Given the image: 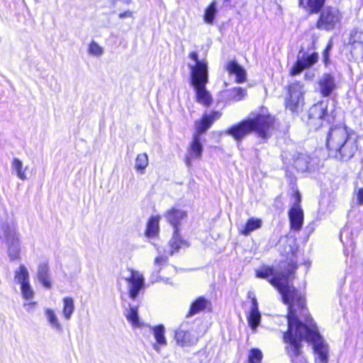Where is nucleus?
<instances>
[{"label":"nucleus","mask_w":363,"mask_h":363,"mask_svg":"<svg viewBox=\"0 0 363 363\" xmlns=\"http://www.w3.org/2000/svg\"><path fill=\"white\" fill-rule=\"evenodd\" d=\"M36 279L44 288L49 289L52 287V279L47 263L43 262L39 264L36 272Z\"/></svg>","instance_id":"obj_18"},{"label":"nucleus","mask_w":363,"mask_h":363,"mask_svg":"<svg viewBox=\"0 0 363 363\" xmlns=\"http://www.w3.org/2000/svg\"><path fill=\"white\" fill-rule=\"evenodd\" d=\"M37 302L33 301L32 300L26 301L23 303V307L28 313H32L35 309Z\"/></svg>","instance_id":"obj_38"},{"label":"nucleus","mask_w":363,"mask_h":363,"mask_svg":"<svg viewBox=\"0 0 363 363\" xmlns=\"http://www.w3.org/2000/svg\"><path fill=\"white\" fill-rule=\"evenodd\" d=\"M216 4V1H213L206 9V23H211L213 21L215 15L217 12Z\"/></svg>","instance_id":"obj_35"},{"label":"nucleus","mask_w":363,"mask_h":363,"mask_svg":"<svg viewBox=\"0 0 363 363\" xmlns=\"http://www.w3.org/2000/svg\"><path fill=\"white\" fill-rule=\"evenodd\" d=\"M11 167L12 173L16 175L19 179L25 181L28 179L27 170L28 166H24L23 162L17 158L12 159L11 162Z\"/></svg>","instance_id":"obj_21"},{"label":"nucleus","mask_w":363,"mask_h":363,"mask_svg":"<svg viewBox=\"0 0 363 363\" xmlns=\"http://www.w3.org/2000/svg\"><path fill=\"white\" fill-rule=\"evenodd\" d=\"M21 293L23 298L26 301L32 300L35 296V291L30 283L20 286Z\"/></svg>","instance_id":"obj_33"},{"label":"nucleus","mask_w":363,"mask_h":363,"mask_svg":"<svg viewBox=\"0 0 363 363\" xmlns=\"http://www.w3.org/2000/svg\"><path fill=\"white\" fill-rule=\"evenodd\" d=\"M164 218L174 230H181L182 225L187 220V213L182 209L172 207L166 211Z\"/></svg>","instance_id":"obj_12"},{"label":"nucleus","mask_w":363,"mask_h":363,"mask_svg":"<svg viewBox=\"0 0 363 363\" xmlns=\"http://www.w3.org/2000/svg\"><path fill=\"white\" fill-rule=\"evenodd\" d=\"M332 45H333L332 42L330 41L323 52V60H324L325 64H328V62L329 61V54L332 49Z\"/></svg>","instance_id":"obj_40"},{"label":"nucleus","mask_w":363,"mask_h":363,"mask_svg":"<svg viewBox=\"0 0 363 363\" xmlns=\"http://www.w3.org/2000/svg\"><path fill=\"white\" fill-rule=\"evenodd\" d=\"M173 252H174L172 250V251L170 252V253H169V254H170V255H172V254H173Z\"/></svg>","instance_id":"obj_46"},{"label":"nucleus","mask_w":363,"mask_h":363,"mask_svg":"<svg viewBox=\"0 0 363 363\" xmlns=\"http://www.w3.org/2000/svg\"><path fill=\"white\" fill-rule=\"evenodd\" d=\"M295 166H296V167L297 169H300L301 171H304V170H306L308 168L307 162L302 157H298L295 161Z\"/></svg>","instance_id":"obj_39"},{"label":"nucleus","mask_w":363,"mask_h":363,"mask_svg":"<svg viewBox=\"0 0 363 363\" xmlns=\"http://www.w3.org/2000/svg\"><path fill=\"white\" fill-rule=\"evenodd\" d=\"M318 84V91L323 97L330 96L335 88V79L328 74H324L319 79Z\"/></svg>","instance_id":"obj_16"},{"label":"nucleus","mask_w":363,"mask_h":363,"mask_svg":"<svg viewBox=\"0 0 363 363\" xmlns=\"http://www.w3.org/2000/svg\"><path fill=\"white\" fill-rule=\"evenodd\" d=\"M249 298H252V306L247 317V323L253 332H256L257 328L260 323L261 313L258 309V303L256 298L255 296L251 297V295H249Z\"/></svg>","instance_id":"obj_15"},{"label":"nucleus","mask_w":363,"mask_h":363,"mask_svg":"<svg viewBox=\"0 0 363 363\" xmlns=\"http://www.w3.org/2000/svg\"><path fill=\"white\" fill-rule=\"evenodd\" d=\"M204 133V116H202L199 121L195 123V132L193 136V141L191 145V156L201 157Z\"/></svg>","instance_id":"obj_10"},{"label":"nucleus","mask_w":363,"mask_h":363,"mask_svg":"<svg viewBox=\"0 0 363 363\" xmlns=\"http://www.w3.org/2000/svg\"><path fill=\"white\" fill-rule=\"evenodd\" d=\"M123 279L127 284L129 297L132 299L136 298L140 291L145 288L144 276L137 270L128 269L127 274Z\"/></svg>","instance_id":"obj_9"},{"label":"nucleus","mask_w":363,"mask_h":363,"mask_svg":"<svg viewBox=\"0 0 363 363\" xmlns=\"http://www.w3.org/2000/svg\"><path fill=\"white\" fill-rule=\"evenodd\" d=\"M204 309V297L200 296L194 301L189 308L186 317L193 316Z\"/></svg>","instance_id":"obj_31"},{"label":"nucleus","mask_w":363,"mask_h":363,"mask_svg":"<svg viewBox=\"0 0 363 363\" xmlns=\"http://www.w3.org/2000/svg\"><path fill=\"white\" fill-rule=\"evenodd\" d=\"M262 359V352L259 349H252L248 354L249 363H260Z\"/></svg>","instance_id":"obj_36"},{"label":"nucleus","mask_w":363,"mask_h":363,"mask_svg":"<svg viewBox=\"0 0 363 363\" xmlns=\"http://www.w3.org/2000/svg\"><path fill=\"white\" fill-rule=\"evenodd\" d=\"M14 281L20 286L30 283V274L25 265L21 264L15 270Z\"/></svg>","instance_id":"obj_22"},{"label":"nucleus","mask_w":363,"mask_h":363,"mask_svg":"<svg viewBox=\"0 0 363 363\" xmlns=\"http://www.w3.org/2000/svg\"><path fill=\"white\" fill-rule=\"evenodd\" d=\"M294 311V305L290 306L287 315L288 330L284 333V341L287 344L286 350L293 363H308L301 352V340H306L313 345L316 354V363H328V346L318 331L315 324L308 316L307 308Z\"/></svg>","instance_id":"obj_1"},{"label":"nucleus","mask_w":363,"mask_h":363,"mask_svg":"<svg viewBox=\"0 0 363 363\" xmlns=\"http://www.w3.org/2000/svg\"><path fill=\"white\" fill-rule=\"evenodd\" d=\"M0 238L6 242L8 255L11 260L19 257L21 250L18 233L14 224L0 220Z\"/></svg>","instance_id":"obj_7"},{"label":"nucleus","mask_w":363,"mask_h":363,"mask_svg":"<svg viewBox=\"0 0 363 363\" xmlns=\"http://www.w3.org/2000/svg\"><path fill=\"white\" fill-rule=\"evenodd\" d=\"M325 116V109L322 104H315L310 109L309 117L311 122L313 120H323Z\"/></svg>","instance_id":"obj_32"},{"label":"nucleus","mask_w":363,"mask_h":363,"mask_svg":"<svg viewBox=\"0 0 363 363\" xmlns=\"http://www.w3.org/2000/svg\"><path fill=\"white\" fill-rule=\"evenodd\" d=\"M223 94L228 101H239L246 96L247 92L241 87H236L224 91Z\"/></svg>","instance_id":"obj_23"},{"label":"nucleus","mask_w":363,"mask_h":363,"mask_svg":"<svg viewBox=\"0 0 363 363\" xmlns=\"http://www.w3.org/2000/svg\"><path fill=\"white\" fill-rule=\"evenodd\" d=\"M75 306L74 299L70 296L62 298V313L65 320H69L74 312Z\"/></svg>","instance_id":"obj_24"},{"label":"nucleus","mask_w":363,"mask_h":363,"mask_svg":"<svg viewBox=\"0 0 363 363\" xmlns=\"http://www.w3.org/2000/svg\"><path fill=\"white\" fill-rule=\"evenodd\" d=\"M292 230H300L303 222V211L298 204H294L289 212Z\"/></svg>","instance_id":"obj_14"},{"label":"nucleus","mask_w":363,"mask_h":363,"mask_svg":"<svg viewBox=\"0 0 363 363\" xmlns=\"http://www.w3.org/2000/svg\"><path fill=\"white\" fill-rule=\"evenodd\" d=\"M169 245L174 250H178L182 247H188V242L186 240L182 238L180 235V230H174L173 235L169 241Z\"/></svg>","instance_id":"obj_27"},{"label":"nucleus","mask_w":363,"mask_h":363,"mask_svg":"<svg viewBox=\"0 0 363 363\" xmlns=\"http://www.w3.org/2000/svg\"><path fill=\"white\" fill-rule=\"evenodd\" d=\"M205 98H206V106H207L209 104H211V103L212 101V98H211V96L209 94V93L206 90Z\"/></svg>","instance_id":"obj_42"},{"label":"nucleus","mask_w":363,"mask_h":363,"mask_svg":"<svg viewBox=\"0 0 363 363\" xmlns=\"http://www.w3.org/2000/svg\"><path fill=\"white\" fill-rule=\"evenodd\" d=\"M357 201L359 204H363V189H359L358 191Z\"/></svg>","instance_id":"obj_41"},{"label":"nucleus","mask_w":363,"mask_h":363,"mask_svg":"<svg viewBox=\"0 0 363 363\" xmlns=\"http://www.w3.org/2000/svg\"><path fill=\"white\" fill-rule=\"evenodd\" d=\"M174 340L177 345L185 347L195 345L198 339L190 332L179 328L174 331Z\"/></svg>","instance_id":"obj_13"},{"label":"nucleus","mask_w":363,"mask_h":363,"mask_svg":"<svg viewBox=\"0 0 363 363\" xmlns=\"http://www.w3.org/2000/svg\"><path fill=\"white\" fill-rule=\"evenodd\" d=\"M125 316L133 328H140L143 325L139 319L137 307H130Z\"/></svg>","instance_id":"obj_30"},{"label":"nucleus","mask_w":363,"mask_h":363,"mask_svg":"<svg viewBox=\"0 0 363 363\" xmlns=\"http://www.w3.org/2000/svg\"><path fill=\"white\" fill-rule=\"evenodd\" d=\"M288 96L285 99L286 108L292 112H298L302 109L304 104L305 89L303 84L295 82L289 86Z\"/></svg>","instance_id":"obj_8"},{"label":"nucleus","mask_w":363,"mask_h":363,"mask_svg":"<svg viewBox=\"0 0 363 363\" xmlns=\"http://www.w3.org/2000/svg\"><path fill=\"white\" fill-rule=\"evenodd\" d=\"M132 16V13L130 11H125L124 13H121L119 14V17L121 18H128Z\"/></svg>","instance_id":"obj_43"},{"label":"nucleus","mask_w":363,"mask_h":363,"mask_svg":"<svg viewBox=\"0 0 363 363\" xmlns=\"http://www.w3.org/2000/svg\"><path fill=\"white\" fill-rule=\"evenodd\" d=\"M225 69L229 74L235 76V82L237 83L240 84L246 81V71L237 62H228L225 66Z\"/></svg>","instance_id":"obj_17"},{"label":"nucleus","mask_w":363,"mask_h":363,"mask_svg":"<svg viewBox=\"0 0 363 363\" xmlns=\"http://www.w3.org/2000/svg\"><path fill=\"white\" fill-rule=\"evenodd\" d=\"M274 118L265 113L257 115L256 117L245 120L231 126L227 133L240 142L252 131H255L262 138H268L274 130Z\"/></svg>","instance_id":"obj_4"},{"label":"nucleus","mask_w":363,"mask_h":363,"mask_svg":"<svg viewBox=\"0 0 363 363\" xmlns=\"http://www.w3.org/2000/svg\"><path fill=\"white\" fill-rule=\"evenodd\" d=\"M150 330L156 342L153 344L152 347L156 352H160L161 347H164L167 344L164 335V327L162 325H159L152 327Z\"/></svg>","instance_id":"obj_19"},{"label":"nucleus","mask_w":363,"mask_h":363,"mask_svg":"<svg viewBox=\"0 0 363 363\" xmlns=\"http://www.w3.org/2000/svg\"><path fill=\"white\" fill-rule=\"evenodd\" d=\"M167 261V257L164 255L157 256L155 259V269L156 271H159L162 265L166 264Z\"/></svg>","instance_id":"obj_37"},{"label":"nucleus","mask_w":363,"mask_h":363,"mask_svg":"<svg viewBox=\"0 0 363 363\" xmlns=\"http://www.w3.org/2000/svg\"><path fill=\"white\" fill-rule=\"evenodd\" d=\"M295 267L289 270V274L284 273H274L273 269L269 267L263 266L257 269L256 277L260 279H267L269 283L274 286L281 294L284 303L288 306V313H290V306L294 305V311H301L304 315L306 311V302L302 294L296 291L294 286H290L289 279L294 272Z\"/></svg>","instance_id":"obj_2"},{"label":"nucleus","mask_w":363,"mask_h":363,"mask_svg":"<svg viewBox=\"0 0 363 363\" xmlns=\"http://www.w3.org/2000/svg\"><path fill=\"white\" fill-rule=\"evenodd\" d=\"M326 145L330 156L339 160H350L357 150L355 138L350 136L347 128L342 126L330 129Z\"/></svg>","instance_id":"obj_3"},{"label":"nucleus","mask_w":363,"mask_h":363,"mask_svg":"<svg viewBox=\"0 0 363 363\" xmlns=\"http://www.w3.org/2000/svg\"><path fill=\"white\" fill-rule=\"evenodd\" d=\"M44 314L49 326L57 332L62 331V325L54 309L50 308H45L44 309Z\"/></svg>","instance_id":"obj_20"},{"label":"nucleus","mask_w":363,"mask_h":363,"mask_svg":"<svg viewBox=\"0 0 363 363\" xmlns=\"http://www.w3.org/2000/svg\"><path fill=\"white\" fill-rule=\"evenodd\" d=\"M160 220V217L159 216L152 217L149 220L146 230V234L148 237H155L158 234Z\"/></svg>","instance_id":"obj_28"},{"label":"nucleus","mask_w":363,"mask_h":363,"mask_svg":"<svg viewBox=\"0 0 363 363\" xmlns=\"http://www.w3.org/2000/svg\"><path fill=\"white\" fill-rule=\"evenodd\" d=\"M87 53L91 57L100 58L104 54V48L92 40L87 45Z\"/></svg>","instance_id":"obj_29"},{"label":"nucleus","mask_w":363,"mask_h":363,"mask_svg":"<svg viewBox=\"0 0 363 363\" xmlns=\"http://www.w3.org/2000/svg\"><path fill=\"white\" fill-rule=\"evenodd\" d=\"M149 164V159L147 153H140L136 156L134 168L139 174H144Z\"/></svg>","instance_id":"obj_25"},{"label":"nucleus","mask_w":363,"mask_h":363,"mask_svg":"<svg viewBox=\"0 0 363 363\" xmlns=\"http://www.w3.org/2000/svg\"><path fill=\"white\" fill-rule=\"evenodd\" d=\"M261 219L256 218H250L243 229L240 230V233L244 235H250L252 231L259 229L262 226Z\"/></svg>","instance_id":"obj_26"},{"label":"nucleus","mask_w":363,"mask_h":363,"mask_svg":"<svg viewBox=\"0 0 363 363\" xmlns=\"http://www.w3.org/2000/svg\"><path fill=\"white\" fill-rule=\"evenodd\" d=\"M205 307H206V311H211V303H208L206 301V305H205Z\"/></svg>","instance_id":"obj_45"},{"label":"nucleus","mask_w":363,"mask_h":363,"mask_svg":"<svg viewBox=\"0 0 363 363\" xmlns=\"http://www.w3.org/2000/svg\"><path fill=\"white\" fill-rule=\"evenodd\" d=\"M325 0H299V4L311 13L320 11L316 28L319 30L330 31L337 28L342 20V14L338 9L326 6L322 10Z\"/></svg>","instance_id":"obj_5"},{"label":"nucleus","mask_w":363,"mask_h":363,"mask_svg":"<svg viewBox=\"0 0 363 363\" xmlns=\"http://www.w3.org/2000/svg\"><path fill=\"white\" fill-rule=\"evenodd\" d=\"M205 82H207V76L206 75V79H205Z\"/></svg>","instance_id":"obj_47"},{"label":"nucleus","mask_w":363,"mask_h":363,"mask_svg":"<svg viewBox=\"0 0 363 363\" xmlns=\"http://www.w3.org/2000/svg\"><path fill=\"white\" fill-rule=\"evenodd\" d=\"M222 116V113L218 111H212L209 113L206 112V130Z\"/></svg>","instance_id":"obj_34"},{"label":"nucleus","mask_w":363,"mask_h":363,"mask_svg":"<svg viewBox=\"0 0 363 363\" xmlns=\"http://www.w3.org/2000/svg\"><path fill=\"white\" fill-rule=\"evenodd\" d=\"M295 197H296V201H295L294 204H298V205L300 206V203H301V194H300V193L296 192Z\"/></svg>","instance_id":"obj_44"},{"label":"nucleus","mask_w":363,"mask_h":363,"mask_svg":"<svg viewBox=\"0 0 363 363\" xmlns=\"http://www.w3.org/2000/svg\"><path fill=\"white\" fill-rule=\"evenodd\" d=\"M189 57L193 60L192 63L189 64L191 85L196 92V101L204 104V62L198 60L195 52H191Z\"/></svg>","instance_id":"obj_6"},{"label":"nucleus","mask_w":363,"mask_h":363,"mask_svg":"<svg viewBox=\"0 0 363 363\" xmlns=\"http://www.w3.org/2000/svg\"><path fill=\"white\" fill-rule=\"evenodd\" d=\"M318 59V55L316 52L308 55L306 52H300L297 56L296 62L291 69V74L297 75L300 74L304 69L315 64Z\"/></svg>","instance_id":"obj_11"}]
</instances>
